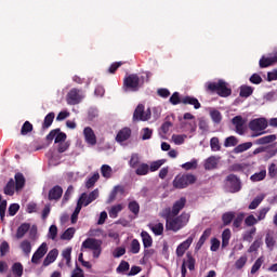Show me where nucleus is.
Segmentation results:
<instances>
[{"label": "nucleus", "mask_w": 277, "mask_h": 277, "mask_svg": "<svg viewBox=\"0 0 277 277\" xmlns=\"http://www.w3.org/2000/svg\"><path fill=\"white\" fill-rule=\"evenodd\" d=\"M185 205H187V198L181 197L173 203L172 208L162 209L159 215L160 217H168L169 215L176 216L185 209Z\"/></svg>", "instance_id": "nucleus-5"}, {"label": "nucleus", "mask_w": 277, "mask_h": 277, "mask_svg": "<svg viewBox=\"0 0 277 277\" xmlns=\"http://www.w3.org/2000/svg\"><path fill=\"white\" fill-rule=\"evenodd\" d=\"M85 198H88V194L87 193H82L80 198L78 199L77 206H76L75 211H74V213L76 215H79V213H81V209H83V207H84Z\"/></svg>", "instance_id": "nucleus-30"}, {"label": "nucleus", "mask_w": 277, "mask_h": 277, "mask_svg": "<svg viewBox=\"0 0 277 277\" xmlns=\"http://www.w3.org/2000/svg\"><path fill=\"white\" fill-rule=\"evenodd\" d=\"M140 120L142 122H146V120H150V113H145L144 111V105L143 104H138L137 107L134 110V114H133V121L134 122H140Z\"/></svg>", "instance_id": "nucleus-10"}, {"label": "nucleus", "mask_w": 277, "mask_h": 277, "mask_svg": "<svg viewBox=\"0 0 277 277\" xmlns=\"http://www.w3.org/2000/svg\"><path fill=\"white\" fill-rule=\"evenodd\" d=\"M114 170L109 167V164H103L101 167V174L104 179H111Z\"/></svg>", "instance_id": "nucleus-40"}, {"label": "nucleus", "mask_w": 277, "mask_h": 277, "mask_svg": "<svg viewBox=\"0 0 277 277\" xmlns=\"http://www.w3.org/2000/svg\"><path fill=\"white\" fill-rule=\"evenodd\" d=\"M34 131V124L29 121H25L21 129L22 135H27L28 133H31Z\"/></svg>", "instance_id": "nucleus-48"}, {"label": "nucleus", "mask_w": 277, "mask_h": 277, "mask_svg": "<svg viewBox=\"0 0 277 277\" xmlns=\"http://www.w3.org/2000/svg\"><path fill=\"white\" fill-rule=\"evenodd\" d=\"M171 105H179L183 103V98H181V94L179 92H174L171 97L169 98Z\"/></svg>", "instance_id": "nucleus-51"}, {"label": "nucleus", "mask_w": 277, "mask_h": 277, "mask_svg": "<svg viewBox=\"0 0 277 277\" xmlns=\"http://www.w3.org/2000/svg\"><path fill=\"white\" fill-rule=\"evenodd\" d=\"M49 252V246L47 242H42L41 246L35 251L31 258V263L34 265H39L40 260L44 259V255Z\"/></svg>", "instance_id": "nucleus-8"}, {"label": "nucleus", "mask_w": 277, "mask_h": 277, "mask_svg": "<svg viewBox=\"0 0 277 277\" xmlns=\"http://www.w3.org/2000/svg\"><path fill=\"white\" fill-rule=\"evenodd\" d=\"M71 254H72V248H70V247L66 248L62 252V256H63V259H65L67 267H72V263H71L72 256H71Z\"/></svg>", "instance_id": "nucleus-25"}, {"label": "nucleus", "mask_w": 277, "mask_h": 277, "mask_svg": "<svg viewBox=\"0 0 277 277\" xmlns=\"http://www.w3.org/2000/svg\"><path fill=\"white\" fill-rule=\"evenodd\" d=\"M215 168H217V158L215 156L206 159L205 170H215Z\"/></svg>", "instance_id": "nucleus-26"}, {"label": "nucleus", "mask_w": 277, "mask_h": 277, "mask_svg": "<svg viewBox=\"0 0 277 277\" xmlns=\"http://www.w3.org/2000/svg\"><path fill=\"white\" fill-rule=\"evenodd\" d=\"M19 248L25 256H29V254H31V242L29 240H23L19 245Z\"/></svg>", "instance_id": "nucleus-36"}, {"label": "nucleus", "mask_w": 277, "mask_h": 277, "mask_svg": "<svg viewBox=\"0 0 277 277\" xmlns=\"http://www.w3.org/2000/svg\"><path fill=\"white\" fill-rule=\"evenodd\" d=\"M81 103V91L79 89H71L67 93L68 105H79Z\"/></svg>", "instance_id": "nucleus-12"}, {"label": "nucleus", "mask_w": 277, "mask_h": 277, "mask_svg": "<svg viewBox=\"0 0 277 277\" xmlns=\"http://www.w3.org/2000/svg\"><path fill=\"white\" fill-rule=\"evenodd\" d=\"M246 226H255V224H259V220L254 217V214H250L245 219Z\"/></svg>", "instance_id": "nucleus-55"}, {"label": "nucleus", "mask_w": 277, "mask_h": 277, "mask_svg": "<svg viewBox=\"0 0 277 277\" xmlns=\"http://www.w3.org/2000/svg\"><path fill=\"white\" fill-rule=\"evenodd\" d=\"M234 220H235V212H233V211L225 212L222 215V221H223L224 226H228Z\"/></svg>", "instance_id": "nucleus-38"}, {"label": "nucleus", "mask_w": 277, "mask_h": 277, "mask_svg": "<svg viewBox=\"0 0 277 277\" xmlns=\"http://www.w3.org/2000/svg\"><path fill=\"white\" fill-rule=\"evenodd\" d=\"M226 187L229 189L230 194H237V192H241V180L239 176L235 174H229L225 179Z\"/></svg>", "instance_id": "nucleus-7"}, {"label": "nucleus", "mask_w": 277, "mask_h": 277, "mask_svg": "<svg viewBox=\"0 0 277 277\" xmlns=\"http://www.w3.org/2000/svg\"><path fill=\"white\" fill-rule=\"evenodd\" d=\"M183 170H196L198 168V160L193 159L189 162L182 164Z\"/></svg>", "instance_id": "nucleus-52"}, {"label": "nucleus", "mask_w": 277, "mask_h": 277, "mask_svg": "<svg viewBox=\"0 0 277 277\" xmlns=\"http://www.w3.org/2000/svg\"><path fill=\"white\" fill-rule=\"evenodd\" d=\"M120 211H122V205L119 203L117 206H113L110 208V210L108 211V215L113 220H116V217H118V213H120Z\"/></svg>", "instance_id": "nucleus-41"}, {"label": "nucleus", "mask_w": 277, "mask_h": 277, "mask_svg": "<svg viewBox=\"0 0 277 277\" xmlns=\"http://www.w3.org/2000/svg\"><path fill=\"white\" fill-rule=\"evenodd\" d=\"M272 142H276V134L260 137L255 141V144H258L259 146H263L265 144H272Z\"/></svg>", "instance_id": "nucleus-23"}, {"label": "nucleus", "mask_w": 277, "mask_h": 277, "mask_svg": "<svg viewBox=\"0 0 277 277\" xmlns=\"http://www.w3.org/2000/svg\"><path fill=\"white\" fill-rule=\"evenodd\" d=\"M140 250H141L140 240L133 239L130 245V252L132 254H140Z\"/></svg>", "instance_id": "nucleus-47"}, {"label": "nucleus", "mask_w": 277, "mask_h": 277, "mask_svg": "<svg viewBox=\"0 0 277 277\" xmlns=\"http://www.w3.org/2000/svg\"><path fill=\"white\" fill-rule=\"evenodd\" d=\"M243 220H246V213L239 212L236 217H234L233 226L234 228H241V224H243Z\"/></svg>", "instance_id": "nucleus-37"}, {"label": "nucleus", "mask_w": 277, "mask_h": 277, "mask_svg": "<svg viewBox=\"0 0 277 277\" xmlns=\"http://www.w3.org/2000/svg\"><path fill=\"white\" fill-rule=\"evenodd\" d=\"M268 176H271V179H276L277 176V167L276 163H271L268 167Z\"/></svg>", "instance_id": "nucleus-64"}, {"label": "nucleus", "mask_w": 277, "mask_h": 277, "mask_svg": "<svg viewBox=\"0 0 277 277\" xmlns=\"http://www.w3.org/2000/svg\"><path fill=\"white\" fill-rule=\"evenodd\" d=\"M189 213L183 212L181 215H169L168 217H162L166 220V228L167 230H172L173 233H179L181 228H185L189 223Z\"/></svg>", "instance_id": "nucleus-1"}, {"label": "nucleus", "mask_w": 277, "mask_h": 277, "mask_svg": "<svg viewBox=\"0 0 277 277\" xmlns=\"http://www.w3.org/2000/svg\"><path fill=\"white\" fill-rule=\"evenodd\" d=\"M237 144H239V141L235 136H228L225 138V142H224L225 148L237 146Z\"/></svg>", "instance_id": "nucleus-50"}, {"label": "nucleus", "mask_w": 277, "mask_h": 277, "mask_svg": "<svg viewBox=\"0 0 277 277\" xmlns=\"http://www.w3.org/2000/svg\"><path fill=\"white\" fill-rule=\"evenodd\" d=\"M53 120H55V113H49L43 120L42 123V130L47 131V129L51 128V124H53Z\"/></svg>", "instance_id": "nucleus-24"}, {"label": "nucleus", "mask_w": 277, "mask_h": 277, "mask_svg": "<svg viewBox=\"0 0 277 277\" xmlns=\"http://www.w3.org/2000/svg\"><path fill=\"white\" fill-rule=\"evenodd\" d=\"M98 179H101L98 172H95L91 177H89L85 182L87 189H92V187H94V185H96L98 182Z\"/></svg>", "instance_id": "nucleus-32"}, {"label": "nucleus", "mask_w": 277, "mask_h": 277, "mask_svg": "<svg viewBox=\"0 0 277 277\" xmlns=\"http://www.w3.org/2000/svg\"><path fill=\"white\" fill-rule=\"evenodd\" d=\"M182 104L183 105H193L194 109H200V107H202V105L200 104L198 98H196L194 96H189V95L182 97Z\"/></svg>", "instance_id": "nucleus-17"}, {"label": "nucleus", "mask_w": 277, "mask_h": 277, "mask_svg": "<svg viewBox=\"0 0 277 277\" xmlns=\"http://www.w3.org/2000/svg\"><path fill=\"white\" fill-rule=\"evenodd\" d=\"M197 179L194 174H183L177 175L173 180V187L175 189H185V187H189V185H194L196 183Z\"/></svg>", "instance_id": "nucleus-6"}, {"label": "nucleus", "mask_w": 277, "mask_h": 277, "mask_svg": "<svg viewBox=\"0 0 277 277\" xmlns=\"http://www.w3.org/2000/svg\"><path fill=\"white\" fill-rule=\"evenodd\" d=\"M12 273L15 277H23V264L19 262L14 263L12 266Z\"/></svg>", "instance_id": "nucleus-46"}, {"label": "nucleus", "mask_w": 277, "mask_h": 277, "mask_svg": "<svg viewBox=\"0 0 277 277\" xmlns=\"http://www.w3.org/2000/svg\"><path fill=\"white\" fill-rule=\"evenodd\" d=\"M75 227H69L67 228L63 235L61 236V239L65 240V241H70V239H72L75 237Z\"/></svg>", "instance_id": "nucleus-42"}, {"label": "nucleus", "mask_w": 277, "mask_h": 277, "mask_svg": "<svg viewBox=\"0 0 277 277\" xmlns=\"http://www.w3.org/2000/svg\"><path fill=\"white\" fill-rule=\"evenodd\" d=\"M81 250H92L93 259H98L103 252V240L87 238L81 245Z\"/></svg>", "instance_id": "nucleus-4"}, {"label": "nucleus", "mask_w": 277, "mask_h": 277, "mask_svg": "<svg viewBox=\"0 0 277 277\" xmlns=\"http://www.w3.org/2000/svg\"><path fill=\"white\" fill-rule=\"evenodd\" d=\"M210 147L213 153H217L219 150H222V146L220 145V138L217 137H212L210 140Z\"/></svg>", "instance_id": "nucleus-45"}, {"label": "nucleus", "mask_w": 277, "mask_h": 277, "mask_svg": "<svg viewBox=\"0 0 277 277\" xmlns=\"http://www.w3.org/2000/svg\"><path fill=\"white\" fill-rule=\"evenodd\" d=\"M66 133L62 132L60 128L51 130L50 133L47 135L48 142H53V140H55V144L66 142Z\"/></svg>", "instance_id": "nucleus-9"}, {"label": "nucleus", "mask_w": 277, "mask_h": 277, "mask_svg": "<svg viewBox=\"0 0 277 277\" xmlns=\"http://www.w3.org/2000/svg\"><path fill=\"white\" fill-rule=\"evenodd\" d=\"M148 172H150V166L148 163H141L135 170L137 176H146Z\"/></svg>", "instance_id": "nucleus-28"}, {"label": "nucleus", "mask_w": 277, "mask_h": 277, "mask_svg": "<svg viewBox=\"0 0 277 277\" xmlns=\"http://www.w3.org/2000/svg\"><path fill=\"white\" fill-rule=\"evenodd\" d=\"M253 93H254V88H252L250 85H241L240 87L239 96L241 98H248V97L252 96Z\"/></svg>", "instance_id": "nucleus-22"}, {"label": "nucleus", "mask_w": 277, "mask_h": 277, "mask_svg": "<svg viewBox=\"0 0 277 277\" xmlns=\"http://www.w3.org/2000/svg\"><path fill=\"white\" fill-rule=\"evenodd\" d=\"M141 238H142L144 249L153 248V236H150V234H148V232L143 230L141 233Z\"/></svg>", "instance_id": "nucleus-19"}, {"label": "nucleus", "mask_w": 277, "mask_h": 277, "mask_svg": "<svg viewBox=\"0 0 277 277\" xmlns=\"http://www.w3.org/2000/svg\"><path fill=\"white\" fill-rule=\"evenodd\" d=\"M129 163H130V167H132V168H137V166H140V155H137V154H132Z\"/></svg>", "instance_id": "nucleus-58"}, {"label": "nucleus", "mask_w": 277, "mask_h": 277, "mask_svg": "<svg viewBox=\"0 0 277 277\" xmlns=\"http://www.w3.org/2000/svg\"><path fill=\"white\" fill-rule=\"evenodd\" d=\"M128 209L131 213H133L134 217H137V215H140V203L137 201H130L128 203Z\"/></svg>", "instance_id": "nucleus-34"}, {"label": "nucleus", "mask_w": 277, "mask_h": 277, "mask_svg": "<svg viewBox=\"0 0 277 277\" xmlns=\"http://www.w3.org/2000/svg\"><path fill=\"white\" fill-rule=\"evenodd\" d=\"M98 198V188H95L93 192H91L89 195H87L84 202V207H88L89 205H92L94 200Z\"/></svg>", "instance_id": "nucleus-33"}, {"label": "nucleus", "mask_w": 277, "mask_h": 277, "mask_svg": "<svg viewBox=\"0 0 277 277\" xmlns=\"http://www.w3.org/2000/svg\"><path fill=\"white\" fill-rule=\"evenodd\" d=\"M251 131H265L267 129V120L265 118L253 119L249 122Z\"/></svg>", "instance_id": "nucleus-11"}, {"label": "nucleus", "mask_w": 277, "mask_h": 277, "mask_svg": "<svg viewBox=\"0 0 277 277\" xmlns=\"http://www.w3.org/2000/svg\"><path fill=\"white\" fill-rule=\"evenodd\" d=\"M25 187V175L23 173L15 174V189H23Z\"/></svg>", "instance_id": "nucleus-31"}, {"label": "nucleus", "mask_w": 277, "mask_h": 277, "mask_svg": "<svg viewBox=\"0 0 277 277\" xmlns=\"http://www.w3.org/2000/svg\"><path fill=\"white\" fill-rule=\"evenodd\" d=\"M131 137V128L121 129L116 136V141L119 143L127 142Z\"/></svg>", "instance_id": "nucleus-18"}, {"label": "nucleus", "mask_w": 277, "mask_h": 277, "mask_svg": "<svg viewBox=\"0 0 277 277\" xmlns=\"http://www.w3.org/2000/svg\"><path fill=\"white\" fill-rule=\"evenodd\" d=\"M58 255H60V251L57 249H52L51 251H49V253L44 258L42 266L49 267L51 263H55Z\"/></svg>", "instance_id": "nucleus-16"}, {"label": "nucleus", "mask_w": 277, "mask_h": 277, "mask_svg": "<svg viewBox=\"0 0 277 277\" xmlns=\"http://www.w3.org/2000/svg\"><path fill=\"white\" fill-rule=\"evenodd\" d=\"M70 277H85V274L83 273V269L76 264V268L71 272Z\"/></svg>", "instance_id": "nucleus-61"}, {"label": "nucleus", "mask_w": 277, "mask_h": 277, "mask_svg": "<svg viewBox=\"0 0 277 277\" xmlns=\"http://www.w3.org/2000/svg\"><path fill=\"white\" fill-rule=\"evenodd\" d=\"M210 116L215 124H220L222 122V113H220V110H212Z\"/></svg>", "instance_id": "nucleus-53"}, {"label": "nucleus", "mask_w": 277, "mask_h": 277, "mask_svg": "<svg viewBox=\"0 0 277 277\" xmlns=\"http://www.w3.org/2000/svg\"><path fill=\"white\" fill-rule=\"evenodd\" d=\"M8 252H10V243H8V241L4 240L0 246V255L5 256Z\"/></svg>", "instance_id": "nucleus-59"}, {"label": "nucleus", "mask_w": 277, "mask_h": 277, "mask_svg": "<svg viewBox=\"0 0 277 277\" xmlns=\"http://www.w3.org/2000/svg\"><path fill=\"white\" fill-rule=\"evenodd\" d=\"M131 265L127 261H121L118 267L116 268L117 274H124L126 272H129Z\"/></svg>", "instance_id": "nucleus-43"}, {"label": "nucleus", "mask_w": 277, "mask_h": 277, "mask_svg": "<svg viewBox=\"0 0 277 277\" xmlns=\"http://www.w3.org/2000/svg\"><path fill=\"white\" fill-rule=\"evenodd\" d=\"M267 213H269V208H262L261 210H259L256 219L258 222L265 220Z\"/></svg>", "instance_id": "nucleus-60"}, {"label": "nucleus", "mask_w": 277, "mask_h": 277, "mask_svg": "<svg viewBox=\"0 0 277 277\" xmlns=\"http://www.w3.org/2000/svg\"><path fill=\"white\" fill-rule=\"evenodd\" d=\"M265 200V195L256 196L251 203L249 205L250 210H254L259 208V205H261Z\"/></svg>", "instance_id": "nucleus-39"}, {"label": "nucleus", "mask_w": 277, "mask_h": 277, "mask_svg": "<svg viewBox=\"0 0 277 277\" xmlns=\"http://www.w3.org/2000/svg\"><path fill=\"white\" fill-rule=\"evenodd\" d=\"M194 237H195L194 235L189 236L185 241H183L177 246L176 248L177 256H183V254H185V252L189 250V247L192 246V243H194Z\"/></svg>", "instance_id": "nucleus-14"}, {"label": "nucleus", "mask_w": 277, "mask_h": 277, "mask_svg": "<svg viewBox=\"0 0 277 277\" xmlns=\"http://www.w3.org/2000/svg\"><path fill=\"white\" fill-rule=\"evenodd\" d=\"M250 148H252V142L242 143L234 148V153L239 155L241 153H246V150H250Z\"/></svg>", "instance_id": "nucleus-29"}, {"label": "nucleus", "mask_w": 277, "mask_h": 277, "mask_svg": "<svg viewBox=\"0 0 277 277\" xmlns=\"http://www.w3.org/2000/svg\"><path fill=\"white\" fill-rule=\"evenodd\" d=\"M83 135L89 146H96V134L94 133V130H92V128L90 127L84 128Z\"/></svg>", "instance_id": "nucleus-15"}, {"label": "nucleus", "mask_w": 277, "mask_h": 277, "mask_svg": "<svg viewBox=\"0 0 277 277\" xmlns=\"http://www.w3.org/2000/svg\"><path fill=\"white\" fill-rule=\"evenodd\" d=\"M207 92H211V94L217 93L222 98H226L233 94V90L228 88V83L224 80H219L217 82H208L206 87Z\"/></svg>", "instance_id": "nucleus-2"}, {"label": "nucleus", "mask_w": 277, "mask_h": 277, "mask_svg": "<svg viewBox=\"0 0 277 277\" xmlns=\"http://www.w3.org/2000/svg\"><path fill=\"white\" fill-rule=\"evenodd\" d=\"M49 238L55 240L57 238V225H51L49 228Z\"/></svg>", "instance_id": "nucleus-63"}, {"label": "nucleus", "mask_w": 277, "mask_h": 277, "mask_svg": "<svg viewBox=\"0 0 277 277\" xmlns=\"http://www.w3.org/2000/svg\"><path fill=\"white\" fill-rule=\"evenodd\" d=\"M29 228H31V225H29V223L22 224L21 227L17 228L16 239H23L25 235L29 233Z\"/></svg>", "instance_id": "nucleus-20"}, {"label": "nucleus", "mask_w": 277, "mask_h": 277, "mask_svg": "<svg viewBox=\"0 0 277 277\" xmlns=\"http://www.w3.org/2000/svg\"><path fill=\"white\" fill-rule=\"evenodd\" d=\"M265 176H267V171L262 170V171L251 175L250 181H252V183H259V181H265Z\"/></svg>", "instance_id": "nucleus-35"}, {"label": "nucleus", "mask_w": 277, "mask_h": 277, "mask_svg": "<svg viewBox=\"0 0 277 277\" xmlns=\"http://www.w3.org/2000/svg\"><path fill=\"white\" fill-rule=\"evenodd\" d=\"M14 185H15V183H14V180H13V179H11V180L6 183V185L4 186V194H5L6 196H14Z\"/></svg>", "instance_id": "nucleus-44"}, {"label": "nucleus", "mask_w": 277, "mask_h": 277, "mask_svg": "<svg viewBox=\"0 0 277 277\" xmlns=\"http://www.w3.org/2000/svg\"><path fill=\"white\" fill-rule=\"evenodd\" d=\"M124 62L120 61V62H115L113 63L109 68H108V72L110 75L116 74V70H118L120 68V66H123Z\"/></svg>", "instance_id": "nucleus-56"}, {"label": "nucleus", "mask_w": 277, "mask_h": 277, "mask_svg": "<svg viewBox=\"0 0 277 277\" xmlns=\"http://www.w3.org/2000/svg\"><path fill=\"white\" fill-rule=\"evenodd\" d=\"M209 237H211V228L205 229L196 245V250H200V248L205 246V241H207Z\"/></svg>", "instance_id": "nucleus-21"}, {"label": "nucleus", "mask_w": 277, "mask_h": 277, "mask_svg": "<svg viewBox=\"0 0 277 277\" xmlns=\"http://www.w3.org/2000/svg\"><path fill=\"white\" fill-rule=\"evenodd\" d=\"M166 163V161L163 160H157L150 163L149 166V171L150 172H157V170H159V168H161V166Z\"/></svg>", "instance_id": "nucleus-57"}, {"label": "nucleus", "mask_w": 277, "mask_h": 277, "mask_svg": "<svg viewBox=\"0 0 277 277\" xmlns=\"http://www.w3.org/2000/svg\"><path fill=\"white\" fill-rule=\"evenodd\" d=\"M185 261V266L188 267L189 272H194V269H196V259L194 258V255H192V253H187L186 254V260Z\"/></svg>", "instance_id": "nucleus-27"}, {"label": "nucleus", "mask_w": 277, "mask_h": 277, "mask_svg": "<svg viewBox=\"0 0 277 277\" xmlns=\"http://www.w3.org/2000/svg\"><path fill=\"white\" fill-rule=\"evenodd\" d=\"M151 230L155 235H163V223H158L151 227Z\"/></svg>", "instance_id": "nucleus-62"}, {"label": "nucleus", "mask_w": 277, "mask_h": 277, "mask_svg": "<svg viewBox=\"0 0 277 277\" xmlns=\"http://www.w3.org/2000/svg\"><path fill=\"white\" fill-rule=\"evenodd\" d=\"M144 85V80L137 74H130L123 78V92H140V88Z\"/></svg>", "instance_id": "nucleus-3"}, {"label": "nucleus", "mask_w": 277, "mask_h": 277, "mask_svg": "<svg viewBox=\"0 0 277 277\" xmlns=\"http://www.w3.org/2000/svg\"><path fill=\"white\" fill-rule=\"evenodd\" d=\"M64 189L60 185H55L49 190L48 199L52 202L53 200L57 202L62 198Z\"/></svg>", "instance_id": "nucleus-13"}, {"label": "nucleus", "mask_w": 277, "mask_h": 277, "mask_svg": "<svg viewBox=\"0 0 277 277\" xmlns=\"http://www.w3.org/2000/svg\"><path fill=\"white\" fill-rule=\"evenodd\" d=\"M256 234V227H252L250 230H248L245 235H243V240L248 241L249 243H251L252 239H254V235Z\"/></svg>", "instance_id": "nucleus-54"}, {"label": "nucleus", "mask_w": 277, "mask_h": 277, "mask_svg": "<svg viewBox=\"0 0 277 277\" xmlns=\"http://www.w3.org/2000/svg\"><path fill=\"white\" fill-rule=\"evenodd\" d=\"M155 254V249H144L142 262L146 264L147 261H150L151 256Z\"/></svg>", "instance_id": "nucleus-49"}]
</instances>
